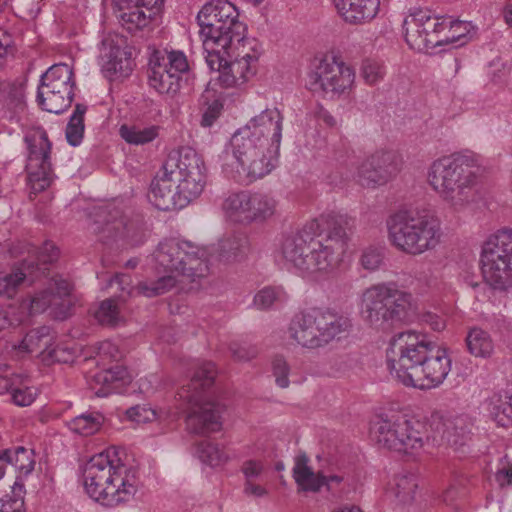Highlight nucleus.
Instances as JSON below:
<instances>
[{
	"instance_id": "a19ab883",
	"label": "nucleus",
	"mask_w": 512,
	"mask_h": 512,
	"mask_svg": "<svg viewBox=\"0 0 512 512\" xmlns=\"http://www.w3.org/2000/svg\"><path fill=\"white\" fill-rule=\"evenodd\" d=\"M103 72L110 79L128 77L133 71V61L120 48L111 49L102 65Z\"/></svg>"
},
{
	"instance_id": "2f4dec72",
	"label": "nucleus",
	"mask_w": 512,
	"mask_h": 512,
	"mask_svg": "<svg viewBox=\"0 0 512 512\" xmlns=\"http://www.w3.org/2000/svg\"><path fill=\"white\" fill-rule=\"evenodd\" d=\"M185 254V263L181 265L179 277L194 281L196 278L204 277L209 273L210 259L208 256L213 257L212 251L208 252L205 248L192 246L191 249H186Z\"/></svg>"
},
{
	"instance_id": "f3484780",
	"label": "nucleus",
	"mask_w": 512,
	"mask_h": 512,
	"mask_svg": "<svg viewBox=\"0 0 512 512\" xmlns=\"http://www.w3.org/2000/svg\"><path fill=\"white\" fill-rule=\"evenodd\" d=\"M72 284L58 273L34 274V313L48 312L57 320L70 316Z\"/></svg>"
},
{
	"instance_id": "e2e57ef3",
	"label": "nucleus",
	"mask_w": 512,
	"mask_h": 512,
	"mask_svg": "<svg viewBox=\"0 0 512 512\" xmlns=\"http://www.w3.org/2000/svg\"><path fill=\"white\" fill-rule=\"evenodd\" d=\"M290 367L287 361L282 356L274 357L272 361V371L275 376L276 384L280 388H287L289 386V374Z\"/></svg>"
},
{
	"instance_id": "5fc2aeb1",
	"label": "nucleus",
	"mask_w": 512,
	"mask_h": 512,
	"mask_svg": "<svg viewBox=\"0 0 512 512\" xmlns=\"http://www.w3.org/2000/svg\"><path fill=\"white\" fill-rule=\"evenodd\" d=\"M60 256L59 248L51 241H45L43 245L38 249L36 253V260L34 261V266L38 271L48 270L46 265H52L55 263Z\"/></svg>"
},
{
	"instance_id": "774afa93",
	"label": "nucleus",
	"mask_w": 512,
	"mask_h": 512,
	"mask_svg": "<svg viewBox=\"0 0 512 512\" xmlns=\"http://www.w3.org/2000/svg\"><path fill=\"white\" fill-rule=\"evenodd\" d=\"M263 464L257 460H247L242 465V472L246 480L258 477L263 471Z\"/></svg>"
},
{
	"instance_id": "a211bd4d",
	"label": "nucleus",
	"mask_w": 512,
	"mask_h": 512,
	"mask_svg": "<svg viewBox=\"0 0 512 512\" xmlns=\"http://www.w3.org/2000/svg\"><path fill=\"white\" fill-rule=\"evenodd\" d=\"M444 16L433 14L430 10L417 9L411 12L403 22L405 40L410 48L419 52H428L442 46L445 32Z\"/></svg>"
},
{
	"instance_id": "ddd939ff",
	"label": "nucleus",
	"mask_w": 512,
	"mask_h": 512,
	"mask_svg": "<svg viewBox=\"0 0 512 512\" xmlns=\"http://www.w3.org/2000/svg\"><path fill=\"white\" fill-rule=\"evenodd\" d=\"M481 269L493 288L505 290L512 286V229H501L484 243Z\"/></svg>"
},
{
	"instance_id": "9b49d317",
	"label": "nucleus",
	"mask_w": 512,
	"mask_h": 512,
	"mask_svg": "<svg viewBox=\"0 0 512 512\" xmlns=\"http://www.w3.org/2000/svg\"><path fill=\"white\" fill-rule=\"evenodd\" d=\"M435 344L415 331L396 335L387 350V364L391 375L406 385Z\"/></svg>"
},
{
	"instance_id": "4c0bfd02",
	"label": "nucleus",
	"mask_w": 512,
	"mask_h": 512,
	"mask_svg": "<svg viewBox=\"0 0 512 512\" xmlns=\"http://www.w3.org/2000/svg\"><path fill=\"white\" fill-rule=\"evenodd\" d=\"M465 343L467 351L476 358H490L495 350L490 333L479 327H473L468 331Z\"/></svg>"
},
{
	"instance_id": "6e6d98bb",
	"label": "nucleus",
	"mask_w": 512,
	"mask_h": 512,
	"mask_svg": "<svg viewBox=\"0 0 512 512\" xmlns=\"http://www.w3.org/2000/svg\"><path fill=\"white\" fill-rule=\"evenodd\" d=\"M164 63L166 67L171 71L172 74H176L178 79L181 80L182 74L188 72L189 63L186 55L182 51H170L165 52Z\"/></svg>"
},
{
	"instance_id": "09e8293b",
	"label": "nucleus",
	"mask_w": 512,
	"mask_h": 512,
	"mask_svg": "<svg viewBox=\"0 0 512 512\" xmlns=\"http://www.w3.org/2000/svg\"><path fill=\"white\" fill-rule=\"evenodd\" d=\"M287 300V294L281 286H266L259 290L253 300L254 306L259 310H267L274 304Z\"/></svg>"
},
{
	"instance_id": "f257e3e1",
	"label": "nucleus",
	"mask_w": 512,
	"mask_h": 512,
	"mask_svg": "<svg viewBox=\"0 0 512 512\" xmlns=\"http://www.w3.org/2000/svg\"><path fill=\"white\" fill-rule=\"evenodd\" d=\"M283 121L279 109L267 108L238 129L230 140L235 163H225L224 172L245 185L270 174L278 161Z\"/></svg>"
},
{
	"instance_id": "5701e85b",
	"label": "nucleus",
	"mask_w": 512,
	"mask_h": 512,
	"mask_svg": "<svg viewBox=\"0 0 512 512\" xmlns=\"http://www.w3.org/2000/svg\"><path fill=\"white\" fill-rule=\"evenodd\" d=\"M51 149L52 142L47 132L42 127L34 125V161H39L38 171H34V192L43 191L53 181Z\"/></svg>"
},
{
	"instance_id": "0eeeda50",
	"label": "nucleus",
	"mask_w": 512,
	"mask_h": 512,
	"mask_svg": "<svg viewBox=\"0 0 512 512\" xmlns=\"http://www.w3.org/2000/svg\"><path fill=\"white\" fill-rule=\"evenodd\" d=\"M350 328L348 317L330 309L310 308L294 315L288 332L298 345L313 350L340 339Z\"/></svg>"
},
{
	"instance_id": "864d4df0",
	"label": "nucleus",
	"mask_w": 512,
	"mask_h": 512,
	"mask_svg": "<svg viewBox=\"0 0 512 512\" xmlns=\"http://www.w3.org/2000/svg\"><path fill=\"white\" fill-rule=\"evenodd\" d=\"M197 452L199 458L211 466H218L228 460V456L217 444L208 440L199 443Z\"/></svg>"
},
{
	"instance_id": "b1692460",
	"label": "nucleus",
	"mask_w": 512,
	"mask_h": 512,
	"mask_svg": "<svg viewBox=\"0 0 512 512\" xmlns=\"http://www.w3.org/2000/svg\"><path fill=\"white\" fill-rule=\"evenodd\" d=\"M313 235L306 229L290 234L282 240L278 253L285 261L288 269H294L296 273L304 277V270L298 264L299 259L308 260Z\"/></svg>"
},
{
	"instance_id": "4d7b16f0",
	"label": "nucleus",
	"mask_w": 512,
	"mask_h": 512,
	"mask_svg": "<svg viewBox=\"0 0 512 512\" xmlns=\"http://www.w3.org/2000/svg\"><path fill=\"white\" fill-rule=\"evenodd\" d=\"M127 372L125 369L116 366L107 370H103L101 372H98L95 375V380L98 383H103L104 385H107V392H103L102 390H99L96 392L98 396L106 395L110 390L114 389V387H110L115 381L124 380Z\"/></svg>"
},
{
	"instance_id": "aec40b11",
	"label": "nucleus",
	"mask_w": 512,
	"mask_h": 512,
	"mask_svg": "<svg viewBox=\"0 0 512 512\" xmlns=\"http://www.w3.org/2000/svg\"><path fill=\"white\" fill-rule=\"evenodd\" d=\"M148 198L156 208L163 211L183 208L193 200L182 199L181 189L177 188V181L168 175L163 167L151 182Z\"/></svg>"
},
{
	"instance_id": "412c9836",
	"label": "nucleus",
	"mask_w": 512,
	"mask_h": 512,
	"mask_svg": "<svg viewBox=\"0 0 512 512\" xmlns=\"http://www.w3.org/2000/svg\"><path fill=\"white\" fill-rule=\"evenodd\" d=\"M257 63L258 56L255 52L246 51V47L240 48L233 58L226 61L218 80L226 88L243 85L256 74Z\"/></svg>"
},
{
	"instance_id": "6e6552de",
	"label": "nucleus",
	"mask_w": 512,
	"mask_h": 512,
	"mask_svg": "<svg viewBox=\"0 0 512 512\" xmlns=\"http://www.w3.org/2000/svg\"><path fill=\"white\" fill-rule=\"evenodd\" d=\"M414 309L411 293L395 283H379L366 288L360 298V313L365 322L376 328H387L404 321Z\"/></svg>"
},
{
	"instance_id": "7ed1b4c3",
	"label": "nucleus",
	"mask_w": 512,
	"mask_h": 512,
	"mask_svg": "<svg viewBox=\"0 0 512 512\" xmlns=\"http://www.w3.org/2000/svg\"><path fill=\"white\" fill-rule=\"evenodd\" d=\"M318 226L321 231L313 235L309 259L298 261L304 270V278L313 280L327 276L339 267L355 231L356 219L347 214L329 213L320 216Z\"/></svg>"
},
{
	"instance_id": "f8f14e48",
	"label": "nucleus",
	"mask_w": 512,
	"mask_h": 512,
	"mask_svg": "<svg viewBox=\"0 0 512 512\" xmlns=\"http://www.w3.org/2000/svg\"><path fill=\"white\" fill-rule=\"evenodd\" d=\"M191 248L190 243L174 238L161 241L153 258L156 263V271L162 275L155 281L140 282L137 285L138 292L147 297H155L175 287L180 281L179 271H181V265L185 263L186 249Z\"/></svg>"
},
{
	"instance_id": "f704fd0d",
	"label": "nucleus",
	"mask_w": 512,
	"mask_h": 512,
	"mask_svg": "<svg viewBox=\"0 0 512 512\" xmlns=\"http://www.w3.org/2000/svg\"><path fill=\"white\" fill-rule=\"evenodd\" d=\"M0 461L12 464L16 469V479L26 482L32 472V449L16 446L0 451Z\"/></svg>"
},
{
	"instance_id": "20e7f679",
	"label": "nucleus",
	"mask_w": 512,
	"mask_h": 512,
	"mask_svg": "<svg viewBox=\"0 0 512 512\" xmlns=\"http://www.w3.org/2000/svg\"><path fill=\"white\" fill-rule=\"evenodd\" d=\"M474 165L473 156L452 154L433 161L429 167V184L456 211L465 209L477 199Z\"/></svg>"
},
{
	"instance_id": "0e129e2a",
	"label": "nucleus",
	"mask_w": 512,
	"mask_h": 512,
	"mask_svg": "<svg viewBox=\"0 0 512 512\" xmlns=\"http://www.w3.org/2000/svg\"><path fill=\"white\" fill-rule=\"evenodd\" d=\"M97 354L102 360H118L121 353L117 345L109 340L102 341L97 345Z\"/></svg>"
},
{
	"instance_id": "4468645a",
	"label": "nucleus",
	"mask_w": 512,
	"mask_h": 512,
	"mask_svg": "<svg viewBox=\"0 0 512 512\" xmlns=\"http://www.w3.org/2000/svg\"><path fill=\"white\" fill-rule=\"evenodd\" d=\"M200 36L247 44L246 25L239 20L237 8L227 0L206 3L197 15Z\"/></svg>"
},
{
	"instance_id": "a878e982",
	"label": "nucleus",
	"mask_w": 512,
	"mask_h": 512,
	"mask_svg": "<svg viewBox=\"0 0 512 512\" xmlns=\"http://www.w3.org/2000/svg\"><path fill=\"white\" fill-rule=\"evenodd\" d=\"M339 15L349 24H364L378 13L379 0H333Z\"/></svg>"
},
{
	"instance_id": "72a5a7b5",
	"label": "nucleus",
	"mask_w": 512,
	"mask_h": 512,
	"mask_svg": "<svg viewBox=\"0 0 512 512\" xmlns=\"http://www.w3.org/2000/svg\"><path fill=\"white\" fill-rule=\"evenodd\" d=\"M249 203V191L231 193L224 199L222 210L229 221L249 225L251 224Z\"/></svg>"
},
{
	"instance_id": "cd10ccee",
	"label": "nucleus",
	"mask_w": 512,
	"mask_h": 512,
	"mask_svg": "<svg viewBox=\"0 0 512 512\" xmlns=\"http://www.w3.org/2000/svg\"><path fill=\"white\" fill-rule=\"evenodd\" d=\"M203 48L206 52V63L211 70L218 71L221 75V70L229 58H233L235 52L240 48H245L246 43L225 41L223 39L201 37Z\"/></svg>"
},
{
	"instance_id": "603ef678",
	"label": "nucleus",
	"mask_w": 512,
	"mask_h": 512,
	"mask_svg": "<svg viewBox=\"0 0 512 512\" xmlns=\"http://www.w3.org/2000/svg\"><path fill=\"white\" fill-rule=\"evenodd\" d=\"M37 343H34L39 349H41L38 354L39 360L46 366L56 362V350L52 347L53 337L50 335V328L42 327L39 331H37Z\"/></svg>"
},
{
	"instance_id": "e433bc0d",
	"label": "nucleus",
	"mask_w": 512,
	"mask_h": 512,
	"mask_svg": "<svg viewBox=\"0 0 512 512\" xmlns=\"http://www.w3.org/2000/svg\"><path fill=\"white\" fill-rule=\"evenodd\" d=\"M105 231L114 233L115 239H123L131 246H137L145 241V231L139 222L128 221L124 218L113 223H107Z\"/></svg>"
},
{
	"instance_id": "c03bdc74",
	"label": "nucleus",
	"mask_w": 512,
	"mask_h": 512,
	"mask_svg": "<svg viewBox=\"0 0 512 512\" xmlns=\"http://www.w3.org/2000/svg\"><path fill=\"white\" fill-rule=\"evenodd\" d=\"M445 32L442 36V46L455 44L456 46L464 45L468 40V35L472 30V25L467 21L454 20L450 16H444Z\"/></svg>"
},
{
	"instance_id": "3c124183",
	"label": "nucleus",
	"mask_w": 512,
	"mask_h": 512,
	"mask_svg": "<svg viewBox=\"0 0 512 512\" xmlns=\"http://www.w3.org/2000/svg\"><path fill=\"white\" fill-rule=\"evenodd\" d=\"M0 99L9 109L16 110L21 108L24 99V88L22 83H1Z\"/></svg>"
},
{
	"instance_id": "2eb2a0df",
	"label": "nucleus",
	"mask_w": 512,
	"mask_h": 512,
	"mask_svg": "<svg viewBox=\"0 0 512 512\" xmlns=\"http://www.w3.org/2000/svg\"><path fill=\"white\" fill-rule=\"evenodd\" d=\"M163 168L177 181L182 199H195L204 190L206 168L204 161L193 148L181 147L169 153Z\"/></svg>"
},
{
	"instance_id": "13d9d810",
	"label": "nucleus",
	"mask_w": 512,
	"mask_h": 512,
	"mask_svg": "<svg viewBox=\"0 0 512 512\" xmlns=\"http://www.w3.org/2000/svg\"><path fill=\"white\" fill-rule=\"evenodd\" d=\"M385 69L379 62L365 60L361 66V76L369 85H374L383 79Z\"/></svg>"
},
{
	"instance_id": "69168bd1",
	"label": "nucleus",
	"mask_w": 512,
	"mask_h": 512,
	"mask_svg": "<svg viewBox=\"0 0 512 512\" xmlns=\"http://www.w3.org/2000/svg\"><path fill=\"white\" fill-rule=\"evenodd\" d=\"M222 105L218 101L212 102L202 115L201 125L210 127L218 119L221 114Z\"/></svg>"
},
{
	"instance_id": "423d86ee",
	"label": "nucleus",
	"mask_w": 512,
	"mask_h": 512,
	"mask_svg": "<svg viewBox=\"0 0 512 512\" xmlns=\"http://www.w3.org/2000/svg\"><path fill=\"white\" fill-rule=\"evenodd\" d=\"M216 375L212 362L202 363L194 373L190 383L179 392V397L189 405L186 426L196 435L217 432L222 427L221 406L208 393Z\"/></svg>"
},
{
	"instance_id": "ea45409f",
	"label": "nucleus",
	"mask_w": 512,
	"mask_h": 512,
	"mask_svg": "<svg viewBox=\"0 0 512 512\" xmlns=\"http://www.w3.org/2000/svg\"><path fill=\"white\" fill-rule=\"evenodd\" d=\"M74 93L65 95L61 90L37 88V102L39 106L50 113L60 114L71 106Z\"/></svg>"
},
{
	"instance_id": "c756f323",
	"label": "nucleus",
	"mask_w": 512,
	"mask_h": 512,
	"mask_svg": "<svg viewBox=\"0 0 512 512\" xmlns=\"http://www.w3.org/2000/svg\"><path fill=\"white\" fill-rule=\"evenodd\" d=\"M249 250V240L243 232L225 235L216 246L211 248L219 261L231 262L243 258Z\"/></svg>"
},
{
	"instance_id": "338daca9",
	"label": "nucleus",
	"mask_w": 512,
	"mask_h": 512,
	"mask_svg": "<svg viewBox=\"0 0 512 512\" xmlns=\"http://www.w3.org/2000/svg\"><path fill=\"white\" fill-rule=\"evenodd\" d=\"M465 491L464 488L459 483L450 484L447 489L442 494V500L447 505H454L455 501L464 496Z\"/></svg>"
},
{
	"instance_id": "bf43d9fd",
	"label": "nucleus",
	"mask_w": 512,
	"mask_h": 512,
	"mask_svg": "<svg viewBox=\"0 0 512 512\" xmlns=\"http://www.w3.org/2000/svg\"><path fill=\"white\" fill-rule=\"evenodd\" d=\"M229 350L234 360L246 362L254 359L258 355V348L248 343L232 342Z\"/></svg>"
},
{
	"instance_id": "6ab92c4d",
	"label": "nucleus",
	"mask_w": 512,
	"mask_h": 512,
	"mask_svg": "<svg viewBox=\"0 0 512 512\" xmlns=\"http://www.w3.org/2000/svg\"><path fill=\"white\" fill-rule=\"evenodd\" d=\"M427 356L405 386L428 390L439 387L447 378L452 367L448 351L435 344Z\"/></svg>"
},
{
	"instance_id": "473e14b6",
	"label": "nucleus",
	"mask_w": 512,
	"mask_h": 512,
	"mask_svg": "<svg viewBox=\"0 0 512 512\" xmlns=\"http://www.w3.org/2000/svg\"><path fill=\"white\" fill-rule=\"evenodd\" d=\"M487 411L490 417L502 427L512 425V386L494 393L487 400Z\"/></svg>"
},
{
	"instance_id": "37998d69",
	"label": "nucleus",
	"mask_w": 512,
	"mask_h": 512,
	"mask_svg": "<svg viewBox=\"0 0 512 512\" xmlns=\"http://www.w3.org/2000/svg\"><path fill=\"white\" fill-rule=\"evenodd\" d=\"M160 127L157 125H122L119 129L121 138L130 145H145L159 136Z\"/></svg>"
},
{
	"instance_id": "79ce46f5",
	"label": "nucleus",
	"mask_w": 512,
	"mask_h": 512,
	"mask_svg": "<svg viewBox=\"0 0 512 512\" xmlns=\"http://www.w3.org/2000/svg\"><path fill=\"white\" fill-rule=\"evenodd\" d=\"M28 268L22 263L13 266L9 272H0V296L14 298L27 279Z\"/></svg>"
},
{
	"instance_id": "c85d7f7f",
	"label": "nucleus",
	"mask_w": 512,
	"mask_h": 512,
	"mask_svg": "<svg viewBox=\"0 0 512 512\" xmlns=\"http://www.w3.org/2000/svg\"><path fill=\"white\" fill-rule=\"evenodd\" d=\"M4 476L5 469L0 466V512H22L26 494L25 483L16 478L11 483Z\"/></svg>"
},
{
	"instance_id": "9d476101",
	"label": "nucleus",
	"mask_w": 512,
	"mask_h": 512,
	"mask_svg": "<svg viewBox=\"0 0 512 512\" xmlns=\"http://www.w3.org/2000/svg\"><path fill=\"white\" fill-rule=\"evenodd\" d=\"M307 88L332 100L349 96L355 87V71L333 55L316 58L307 72Z\"/></svg>"
},
{
	"instance_id": "4be33fe9",
	"label": "nucleus",
	"mask_w": 512,
	"mask_h": 512,
	"mask_svg": "<svg viewBox=\"0 0 512 512\" xmlns=\"http://www.w3.org/2000/svg\"><path fill=\"white\" fill-rule=\"evenodd\" d=\"M116 16L124 29L130 33L146 27L159 13L161 7H147L142 0H114Z\"/></svg>"
},
{
	"instance_id": "39448f33",
	"label": "nucleus",
	"mask_w": 512,
	"mask_h": 512,
	"mask_svg": "<svg viewBox=\"0 0 512 512\" xmlns=\"http://www.w3.org/2000/svg\"><path fill=\"white\" fill-rule=\"evenodd\" d=\"M388 239L401 252L418 256L441 242L440 221L426 211L399 210L386 221Z\"/></svg>"
},
{
	"instance_id": "a18cd8bd",
	"label": "nucleus",
	"mask_w": 512,
	"mask_h": 512,
	"mask_svg": "<svg viewBox=\"0 0 512 512\" xmlns=\"http://www.w3.org/2000/svg\"><path fill=\"white\" fill-rule=\"evenodd\" d=\"M104 423V416L99 412H87L76 416L68 422L69 429L82 436L98 432Z\"/></svg>"
},
{
	"instance_id": "1a4fd4ad",
	"label": "nucleus",
	"mask_w": 512,
	"mask_h": 512,
	"mask_svg": "<svg viewBox=\"0 0 512 512\" xmlns=\"http://www.w3.org/2000/svg\"><path fill=\"white\" fill-rule=\"evenodd\" d=\"M370 433L380 447L408 455L419 454L427 439L419 421L400 413L377 416Z\"/></svg>"
},
{
	"instance_id": "de8ad7c7",
	"label": "nucleus",
	"mask_w": 512,
	"mask_h": 512,
	"mask_svg": "<svg viewBox=\"0 0 512 512\" xmlns=\"http://www.w3.org/2000/svg\"><path fill=\"white\" fill-rule=\"evenodd\" d=\"M417 487L414 475H398L394 479L392 493L400 503L409 504L415 498Z\"/></svg>"
},
{
	"instance_id": "49530a36",
	"label": "nucleus",
	"mask_w": 512,
	"mask_h": 512,
	"mask_svg": "<svg viewBox=\"0 0 512 512\" xmlns=\"http://www.w3.org/2000/svg\"><path fill=\"white\" fill-rule=\"evenodd\" d=\"M86 112L87 106L77 103L66 126L65 136L67 142L73 147H77L82 143L85 131L84 116Z\"/></svg>"
},
{
	"instance_id": "f03ea898",
	"label": "nucleus",
	"mask_w": 512,
	"mask_h": 512,
	"mask_svg": "<svg viewBox=\"0 0 512 512\" xmlns=\"http://www.w3.org/2000/svg\"><path fill=\"white\" fill-rule=\"evenodd\" d=\"M83 485L91 499L114 508L134 499L140 480L137 469L125 464L112 448L92 456L85 464Z\"/></svg>"
},
{
	"instance_id": "dca6fc26",
	"label": "nucleus",
	"mask_w": 512,
	"mask_h": 512,
	"mask_svg": "<svg viewBox=\"0 0 512 512\" xmlns=\"http://www.w3.org/2000/svg\"><path fill=\"white\" fill-rule=\"evenodd\" d=\"M336 162L356 173L362 186L375 188L386 184L396 173L395 155L392 152L378 151L359 161L355 151L343 147L335 152Z\"/></svg>"
},
{
	"instance_id": "bb28decb",
	"label": "nucleus",
	"mask_w": 512,
	"mask_h": 512,
	"mask_svg": "<svg viewBox=\"0 0 512 512\" xmlns=\"http://www.w3.org/2000/svg\"><path fill=\"white\" fill-rule=\"evenodd\" d=\"M432 426L441 440L452 446L463 445L470 432V423L465 416H433Z\"/></svg>"
},
{
	"instance_id": "8fccbe9b",
	"label": "nucleus",
	"mask_w": 512,
	"mask_h": 512,
	"mask_svg": "<svg viewBox=\"0 0 512 512\" xmlns=\"http://www.w3.org/2000/svg\"><path fill=\"white\" fill-rule=\"evenodd\" d=\"M94 316L100 324L107 326H116L123 321L116 300L112 298L103 300Z\"/></svg>"
},
{
	"instance_id": "58836bf2",
	"label": "nucleus",
	"mask_w": 512,
	"mask_h": 512,
	"mask_svg": "<svg viewBox=\"0 0 512 512\" xmlns=\"http://www.w3.org/2000/svg\"><path fill=\"white\" fill-rule=\"evenodd\" d=\"M250 222H264L277 210V200L267 193L249 192Z\"/></svg>"
},
{
	"instance_id": "680f3d73",
	"label": "nucleus",
	"mask_w": 512,
	"mask_h": 512,
	"mask_svg": "<svg viewBox=\"0 0 512 512\" xmlns=\"http://www.w3.org/2000/svg\"><path fill=\"white\" fill-rule=\"evenodd\" d=\"M127 417L137 424L152 422L157 418V413L146 405H136L126 411Z\"/></svg>"
},
{
	"instance_id": "c9c22d12",
	"label": "nucleus",
	"mask_w": 512,
	"mask_h": 512,
	"mask_svg": "<svg viewBox=\"0 0 512 512\" xmlns=\"http://www.w3.org/2000/svg\"><path fill=\"white\" fill-rule=\"evenodd\" d=\"M306 456L299 457L293 468V477L298 486L299 491L319 492L323 487V475L315 473L311 467L307 465Z\"/></svg>"
},
{
	"instance_id": "393cba45",
	"label": "nucleus",
	"mask_w": 512,
	"mask_h": 512,
	"mask_svg": "<svg viewBox=\"0 0 512 512\" xmlns=\"http://www.w3.org/2000/svg\"><path fill=\"white\" fill-rule=\"evenodd\" d=\"M147 78L149 86L159 94L173 96L180 89L181 80L166 67L161 51H155L150 56Z\"/></svg>"
},
{
	"instance_id": "052dcab7",
	"label": "nucleus",
	"mask_w": 512,
	"mask_h": 512,
	"mask_svg": "<svg viewBox=\"0 0 512 512\" xmlns=\"http://www.w3.org/2000/svg\"><path fill=\"white\" fill-rule=\"evenodd\" d=\"M383 262V252L376 247H368L363 250L360 257L361 266L368 271L377 270Z\"/></svg>"
},
{
	"instance_id": "7c9ffc66",
	"label": "nucleus",
	"mask_w": 512,
	"mask_h": 512,
	"mask_svg": "<svg viewBox=\"0 0 512 512\" xmlns=\"http://www.w3.org/2000/svg\"><path fill=\"white\" fill-rule=\"evenodd\" d=\"M38 87L61 90V93L65 95L74 93L75 80L72 68L62 63L51 66L41 76Z\"/></svg>"
}]
</instances>
